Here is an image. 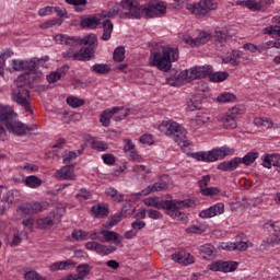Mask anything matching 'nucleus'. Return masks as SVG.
I'll return each mask as SVG.
<instances>
[{"mask_svg": "<svg viewBox=\"0 0 280 280\" xmlns=\"http://www.w3.org/2000/svg\"><path fill=\"white\" fill-rule=\"evenodd\" d=\"M30 77L26 74H21L14 80L15 88L13 89H25V86L30 85Z\"/></svg>", "mask_w": 280, "mask_h": 280, "instance_id": "obj_38", "label": "nucleus"}, {"mask_svg": "<svg viewBox=\"0 0 280 280\" xmlns=\"http://www.w3.org/2000/svg\"><path fill=\"white\" fill-rule=\"evenodd\" d=\"M209 183H211V176L209 175H206V176H202V178L198 182V186L200 188V194H202V189H207Z\"/></svg>", "mask_w": 280, "mask_h": 280, "instance_id": "obj_61", "label": "nucleus"}, {"mask_svg": "<svg viewBox=\"0 0 280 280\" xmlns=\"http://www.w3.org/2000/svg\"><path fill=\"white\" fill-rule=\"evenodd\" d=\"M119 222H121V215L115 214L109 221L105 222L101 229L110 231V229H113V226H115Z\"/></svg>", "mask_w": 280, "mask_h": 280, "instance_id": "obj_47", "label": "nucleus"}, {"mask_svg": "<svg viewBox=\"0 0 280 280\" xmlns=\"http://www.w3.org/2000/svg\"><path fill=\"white\" fill-rule=\"evenodd\" d=\"M92 71L94 73L106 75V73H110V67H108L106 63H96L92 67Z\"/></svg>", "mask_w": 280, "mask_h": 280, "instance_id": "obj_45", "label": "nucleus"}, {"mask_svg": "<svg viewBox=\"0 0 280 280\" xmlns=\"http://www.w3.org/2000/svg\"><path fill=\"white\" fill-rule=\"evenodd\" d=\"M75 159H78V153H75L73 151H69L63 154L65 165H73L71 163H73V160H75Z\"/></svg>", "mask_w": 280, "mask_h": 280, "instance_id": "obj_56", "label": "nucleus"}, {"mask_svg": "<svg viewBox=\"0 0 280 280\" xmlns=\"http://www.w3.org/2000/svg\"><path fill=\"white\" fill-rule=\"evenodd\" d=\"M105 194L114 200V202H124V195L118 194L117 189L109 187L106 189Z\"/></svg>", "mask_w": 280, "mask_h": 280, "instance_id": "obj_42", "label": "nucleus"}, {"mask_svg": "<svg viewBox=\"0 0 280 280\" xmlns=\"http://www.w3.org/2000/svg\"><path fill=\"white\" fill-rule=\"evenodd\" d=\"M100 234L103 235L101 242L110 243L114 242L115 246H122L124 236L119 235L117 232H113L106 229H101Z\"/></svg>", "mask_w": 280, "mask_h": 280, "instance_id": "obj_16", "label": "nucleus"}, {"mask_svg": "<svg viewBox=\"0 0 280 280\" xmlns=\"http://www.w3.org/2000/svg\"><path fill=\"white\" fill-rule=\"evenodd\" d=\"M262 166L270 170V167H276L277 172H280V155L279 154H271L265 155L262 160Z\"/></svg>", "mask_w": 280, "mask_h": 280, "instance_id": "obj_24", "label": "nucleus"}, {"mask_svg": "<svg viewBox=\"0 0 280 280\" xmlns=\"http://www.w3.org/2000/svg\"><path fill=\"white\" fill-rule=\"evenodd\" d=\"M172 259L176 264H180L182 266H189V264H194V256L191 254H187L184 250L175 252L172 254Z\"/></svg>", "mask_w": 280, "mask_h": 280, "instance_id": "obj_21", "label": "nucleus"}, {"mask_svg": "<svg viewBox=\"0 0 280 280\" xmlns=\"http://www.w3.org/2000/svg\"><path fill=\"white\" fill-rule=\"evenodd\" d=\"M166 84L170 86H183V84H187L185 78L180 77V72L176 77H170L166 79Z\"/></svg>", "mask_w": 280, "mask_h": 280, "instance_id": "obj_40", "label": "nucleus"}, {"mask_svg": "<svg viewBox=\"0 0 280 280\" xmlns=\"http://www.w3.org/2000/svg\"><path fill=\"white\" fill-rule=\"evenodd\" d=\"M167 182L160 180L154 183L153 185H149L143 190L136 192V196H150V194H156V191H166L168 189Z\"/></svg>", "mask_w": 280, "mask_h": 280, "instance_id": "obj_18", "label": "nucleus"}, {"mask_svg": "<svg viewBox=\"0 0 280 280\" xmlns=\"http://www.w3.org/2000/svg\"><path fill=\"white\" fill-rule=\"evenodd\" d=\"M234 152L235 149H231L229 147H221L208 152L188 153V156H191V159H195L196 161L213 163V161H220L224 159V156H231V154H234Z\"/></svg>", "mask_w": 280, "mask_h": 280, "instance_id": "obj_6", "label": "nucleus"}, {"mask_svg": "<svg viewBox=\"0 0 280 280\" xmlns=\"http://www.w3.org/2000/svg\"><path fill=\"white\" fill-rule=\"evenodd\" d=\"M16 117L14 108L10 105H0V121H5V124H12V119Z\"/></svg>", "mask_w": 280, "mask_h": 280, "instance_id": "obj_22", "label": "nucleus"}, {"mask_svg": "<svg viewBox=\"0 0 280 280\" xmlns=\"http://www.w3.org/2000/svg\"><path fill=\"white\" fill-rule=\"evenodd\" d=\"M224 213V203H217L208 209L202 210L199 213L200 218L209 219L215 218V215H222Z\"/></svg>", "mask_w": 280, "mask_h": 280, "instance_id": "obj_20", "label": "nucleus"}, {"mask_svg": "<svg viewBox=\"0 0 280 280\" xmlns=\"http://www.w3.org/2000/svg\"><path fill=\"white\" fill-rule=\"evenodd\" d=\"M187 108L188 110H200L202 108V101L198 98V96H192L188 102H187Z\"/></svg>", "mask_w": 280, "mask_h": 280, "instance_id": "obj_39", "label": "nucleus"}, {"mask_svg": "<svg viewBox=\"0 0 280 280\" xmlns=\"http://www.w3.org/2000/svg\"><path fill=\"white\" fill-rule=\"evenodd\" d=\"M245 8H248V10H252V12H259L261 11V2L256 0H247L242 2Z\"/></svg>", "mask_w": 280, "mask_h": 280, "instance_id": "obj_43", "label": "nucleus"}, {"mask_svg": "<svg viewBox=\"0 0 280 280\" xmlns=\"http://www.w3.org/2000/svg\"><path fill=\"white\" fill-rule=\"evenodd\" d=\"M85 248L88 250H93L97 255H110V253H115V250H117V246L104 245L102 243H97L96 241L85 243Z\"/></svg>", "mask_w": 280, "mask_h": 280, "instance_id": "obj_15", "label": "nucleus"}, {"mask_svg": "<svg viewBox=\"0 0 280 280\" xmlns=\"http://www.w3.org/2000/svg\"><path fill=\"white\" fill-rule=\"evenodd\" d=\"M67 104L68 106H71V108H80V106H84L85 102L84 100L78 98L75 96H68Z\"/></svg>", "mask_w": 280, "mask_h": 280, "instance_id": "obj_46", "label": "nucleus"}, {"mask_svg": "<svg viewBox=\"0 0 280 280\" xmlns=\"http://www.w3.org/2000/svg\"><path fill=\"white\" fill-rule=\"evenodd\" d=\"M209 73H211V66H196L188 70H183L180 72V78H184L186 84H188L189 82H194V80L208 78Z\"/></svg>", "mask_w": 280, "mask_h": 280, "instance_id": "obj_9", "label": "nucleus"}, {"mask_svg": "<svg viewBox=\"0 0 280 280\" xmlns=\"http://www.w3.org/2000/svg\"><path fill=\"white\" fill-rule=\"evenodd\" d=\"M49 60V56H44L42 58H32L30 60H24V71H30V73L34 72V70L40 65V62H47Z\"/></svg>", "mask_w": 280, "mask_h": 280, "instance_id": "obj_25", "label": "nucleus"}, {"mask_svg": "<svg viewBox=\"0 0 280 280\" xmlns=\"http://www.w3.org/2000/svg\"><path fill=\"white\" fill-rule=\"evenodd\" d=\"M135 211H137V208L135 207V205L132 202H126L120 211V218L121 220H124V218H128V215H132L135 213Z\"/></svg>", "mask_w": 280, "mask_h": 280, "instance_id": "obj_35", "label": "nucleus"}, {"mask_svg": "<svg viewBox=\"0 0 280 280\" xmlns=\"http://www.w3.org/2000/svg\"><path fill=\"white\" fill-rule=\"evenodd\" d=\"M33 208V214L34 213H40L42 211H46L49 207V202L47 201H42V202H33L31 203Z\"/></svg>", "mask_w": 280, "mask_h": 280, "instance_id": "obj_50", "label": "nucleus"}, {"mask_svg": "<svg viewBox=\"0 0 280 280\" xmlns=\"http://www.w3.org/2000/svg\"><path fill=\"white\" fill-rule=\"evenodd\" d=\"M5 128L9 132H12L16 137H23L27 135V132H32V130H38V125L33 124L31 126H27L21 121H12L7 122Z\"/></svg>", "mask_w": 280, "mask_h": 280, "instance_id": "obj_12", "label": "nucleus"}, {"mask_svg": "<svg viewBox=\"0 0 280 280\" xmlns=\"http://www.w3.org/2000/svg\"><path fill=\"white\" fill-rule=\"evenodd\" d=\"M207 121H209V116H207L206 114H200L197 115L196 118L190 120L191 126H205V124H207Z\"/></svg>", "mask_w": 280, "mask_h": 280, "instance_id": "obj_49", "label": "nucleus"}, {"mask_svg": "<svg viewBox=\"0 0 280 280\" xmlns=\"http://www.w3.org/2000/svg\"><path fill=\"white\" fill-rule=\"evenodd\" d=\"M55 40L58 45H65L68 50L62 52L66 60L70 61H89L91 58H95V49H97V36L91 34L83 38L71 37L62 34L55 36Z\"/></svg>", "mask_w": 280, "mask_h": 280, "instance_id": "obj_1", "label": "nucleus"}, {"mask_svg": "<svg viewBox=\"0 0 280 280\" xmlns=\"http://www.w3.org/2000/svg\"><path fill=\"white\" fill-rule=\"evenodd\" d=\"M78 270V276L81 277V279L84 280V278L89 277L91 275V266L84 264V265H79L77 267Z\"/></svg>", "mask_w": 280, "mask_h": 280, "instance_id": "obj_51", "label": "nucleus"}, {"mask_svg": "<svg viewBox=\"0 0 280 280\" xmlns=\"http://www.w3.org/2000/svg\"><path fill=\"white\" fill-rule=\"evenodd\" d=\"M176 60H178V48L156 45L151 50L149 65L155 67L159 71L170 73V71H172V62H176Z\"/></svg>", "mask_w": 280, "mask_h": 280, "instance_id": "obj_4", "label": "nucleus"}, {"mask_svg": "<svg viewBox=\"0 0 280 280\" xmlns=\"http://www.w3.org/2000/svg\"><path fill=\"white\" fill-rule=\"evenodd\" d=\"M220 194V188L218 187H208L206 189H201L202 196H218Z\"/></svg>", "mask_w": 280, "mask_h": 280, "instance_id": "obj_60", "label": "nucleus"}, {"mask_svg": "<svg viewBox=\"0 0 280 280\" xmlns=\"http://www.w3.org/2000/svg\"><path fill=\"white\" fill-rule=\"evenodd\" d=\"M143 203L147 207H153V209L166 210V215L173 218V220L183 221L187 220V215L185 212H180V209H189V207H194V201L191 199L185 200H164L159 197H147L143 199Z\"/></svg>", "mask_w": 280, "mask_h": 280, "instance_id": "obj_3", "label": "nucleus"}, {"mask_svg": "<svg viewBox=\"0 0 280 280\" xmlns=\"http://www.w3.org/2000/svg\"><path fill=\"white\" fill-rule=\"evenodd\" d=\"M11 100L22 108H25L27 113L34 115V110L32 109L31 102L32 98L30 96V90L27 89H12Z\"/></svg>", "mask_w": 280, "mask_h": 280, "instance_id": "obj_10", "label": "nucleus"}, {"mask_svg": "<svg viewBox=\"0 0 280 280\" xmlns=\"http://www.w3.org/2000/svg\"><path fill=\"white\" fill-rule=\"evenodd\" d=\"M200 255L202 259L211 261L212 259H215V257H218V249H215V247L211 244H206L201 246Z\"/></svg>", "mask_w": 280, "mask_h": 280, "instance_id": "obj_23", "label": "nucleus"}, {"mask_svg": "<svg viewBox=\"0 0 280 280\" xmlns=\"http://www.w3.org/2000/svg\"><path fill=\"white\" fill-rule=\"evenodd\" d=\"M214 40L220 43L221 45L229 40V34L224 31H215L214 32Z\"/></svg>", "mask_w": 280, "mask_h": 280, "instance_id": "obj_54", "label": "nucleus"}, {"mask_svg": "<svg viewBox=\"0 0 280 280\" xmlns=\"http://www.w3.org/2000/svg\"><path fill=\"white\" fill-rule=\"evenodd\" d=\"M213 69L211 68V71L208 74V78L210 82H224L229 78V72H212Z\"/></svg>", "mask_w": 280, "mask_h": 280, "instance_id": "obj_34", "label": "nucleus"}, {"mask_svg": "<svg viewBox=\"0 0 280 280\" xmlns=\"http://www.w3.org/2000/svg\"><path fill=\"white\" fill-rule=\"evenodd\" d=\"M100 23H102L100 14L94 16H84L81 20V26L88 27L89 30H95Z\"/></svg>", "mask_w": 280, "mask_h": 280, "instance_id": "obj_26", "label": "nucleus"}, {"mask_svg": "<svg viewBox=\"0 0 280 280\" xmlns=\"http://www.w3.org/2000/svg\"><path fill=\"white\" fill-rule=\"evenodd\" d=\"M55 178L58 180H75V171L73 165H66L56 171Z\"/></svg>", "mask_w": 280, "mask_h": 280, "instance_id": "obj_19", "label": "nucleus"}, {"mask_svg": "<svg viewBox=\"0 0 280 280\" xmlns=\"http://www.w3.org/2000/svg\"><path fill=\"white\" fill-rule=\"evenodd\" d=\"M27 77L30 84H40V82L45 80V75L43 74V72H28Z\"/></svg>", "mask_w": 280, "mask_h": 280, "instance_id": "obj_41", "label": "nucleus"}, {"mask_svg": "<svg viewBox=\"0 0 280 280\" xmlns=\"http://www.w3.org/2000/svg\"><path fill=\"white\" fill-rule=\"evenodd\" d=\"M218 102L221 104H226V102H235V94L233 93H222L217 97Z\"/></svg>", "mask_w": 280, "mask_h": 280, "instance_id": "obj_53", "label": "nucleus"}, {"mask_svg": "<svg viewBox=\"0 0 280 280\" xmlns=\"http://www.w3.org/2000/svg\"><path fill=\"white\" fill-rule=\"evenodd\" d=\"M159 130L165 137H171L180 148L191 145V142L187 138V130L174 120H163L159 126Z\"/></svg>", "mask_w": 280, "mask_h": 280, "instance_id": "obj_5", "label": "nucleus"}, {"mask_svg": "<svg viewBox=\"0 0 280 280\" xmlns=\"http://www.w3.org/2000/svg\"><path fill=\"white\" fill-rule=\"evenodd\" d=\"M65 215V208H57L55 211L48 213L47 217L37 220L38 229H44L45 231H50L54 226H58Z\"/></svg>", "mask_w": 280, "mask_h": 280, "instance_id": "obj_8", "label": "nucleus"}, {"mask_svg": "<svg viewBox=\"0 0 280 280\" xmlns=\"http://www.w3.org/2000/svg\"><path fill=\"white\" fill-rule=\"evenodd\" d=\"M257 159H259V152H249L243 159L238 158V164L253 165Z\"/></svg>", "mask_w": 280, "mask_h": 280, "instance_id": "obj_36", "label": "nucleus"}, {"mask_svg": "<svg viewBox=\"0 0 280 280\" xmlns=\"http://www.w3.org/2000/svg\"><path fill=\"white\" fill-rule=\"evenodd\" d=\"M186 10L197 19H205V16H209L210 12L218 10V2L214 0H200L198 3L186 4Z\"/></svg>", "mask_w": 280, "mask_h": 280, "instance_id": "obj_7", "label": "nucleus"}, {"mask_svg": "<svg viewBox=\"0 0 280 280\" xmlns=\"http://www.w3.org/2000/svg\"><path fill=\"white\" fill-rule=\"evenodd\" d=\"M121 11L119 19H159L167 14V3L160 0H151L141 5L137 0H122L120 2Z\"/></svg>", "mask_w": 280, "mask_h": 280, "instance_id": "obj_2", "label": "nucleus"}, {"mask_svg": "<svg viewBox=\"0 0 280 280\" xmlns=\"http://www.w3.org/2000/svg\"><path fill=\"white\" fill-rule=\"evenodd\" d=\"M280 245V237L277 234L269 235L265 241H262V248H272V246Z\"/></svg>", "mask_w": 280, "mask_h": 280, "instance_id": "obj_33", "label": "nucleus"}, {"mask_svg": "<svg viewBox=\"0 0 280 280\" xmlns=\"http://www.w3.org/2000/svg\"><path fill=\"white\" fill-rule=\"evenodd\" d=\"M92 213L96 218H106L108 215V206L105 203H98L92 207Z\"/></svg>", "mask_w": 280, "mask_h": 280, "instance_id": "obj_30", "label": "nucleus"}, {"mask_svg": "<svg viewBox=\"0 0 280 280\" xmlns=\"http://www.w3.org/2000/svg\"><path fill=\"white\" fill-rule=\"evenodd\" d=\"M54 25H62V20H48L45 23L39 24L40 30H49V27H54Z\"/></svg>", "mask_w": 280, "mask_h": 280, "instance_id": "obj_57", "label": "nucleus"}, {"mask_svg": "<svg viewBox=\"0 0 280 280\" xmlns=\"http://www.w3.org/2000/svg\"><path fill=\"white\" fill-rule=\"evenodd\" d=\"M114 61L115 62H124L126 58V48L124 46H119L114 50Z\"/></svg>", "mask_w": 280, "mask_h": 280, "instance_id": "obj_44", "label": "nucleus"}, {"mask_svg": "<svg viewBox=\"0 0 280 280\" xmlns=\"http://www.w3.org/2000/svg\"><path fill=\"white\" fill-rule=\"evenodd\" d=\"M92 149L96 150L97 152H106L108 150V144L104 141L94 140L91 143Z\"/></svg>", "mask_w": 280, "mask_h": 280, "instance_id": "obj_52", "label": "nucleus"}, {"mask_svg": "<svg viewBox=\"0 0 280 280\" xmlns=\"http://www.w3.org/2000/svg\"><path fill=\"white\" fill-rule=\"evenodd\" d=\"M103 24V35L102 40H110V35L113 34V22L110 20H102Z\"/></svg>", "mask_w": 280, "mask_h": 280, "instance_id": "obj_32", "label": "nucleus"}, {"mask_svg": "<svg viewBox=\"0 0 280 280\" xmlns=\"http://www.w3.org/2000/svg\"><path fill=\"white\" fill-rule=\"evenodd\" d=\"M117 113H120V115H122L124 117H128V115H130V109H126L124 107L121 108L114 107L112 109H105L101 114V118H100L102 126H104L105 128H108V126H110V119H113V117Z\"/></svg>", "mask_w": 280, "mask_h": 280, "instance_id": "obj_14", "label": "nucleus"}, {"mask_svg": "<svg viewBox=\"0 0 280 280\" xmlns=\"http://www.w3.org/2000/svg\"><path fill=\"white\" fill-rule=\"evenodd\" d=\"M237 165H240V158H234L230 161L221 162L218 165V170H221V172H233L237 170Z\"/></svg>", "mask_w": 280, "mask_h": 280, "instance_id": "obj_27", "label": "nucleus"}, {"mask_svg": "<svg viewBox=\"0 0 280 280\" xmlns=\"http://www.w3.org/2000/svg\"><path fill=\"white\" fill-rule=\"evenodd\" d=\"M86 232L82 230H73L72 231V240H75L77 242L86 240Z\"/></svg>", "mask_w": 280, "mask_h": 280, "instance_id": "obj_59", "label": "nucleus"}, {"mask_svg": "<svg viewBox=\"0 0 280 280\" xmlns=\"http://www.w3.org/2000/svg\"><path fill=\"white\" fill-rule=\"evenodd\" d=\"M254 124L262 128H272V119L266 117L255 118Z\"/></svg>", "mask_w": 280, "mask_h": 280, "instance_id": "obj_48", "label": "nucleus"}, {"mask_svg": "<svg viewBox=\"0 0 280 280\" xmlns=\"http://www.w3.org/2000/svg\"><path fill=\"white\" fill-rule=\"evenodd\" d=\"M24 279H26V280H47V278L40 276L39 273H37L34 270L27 271L24 275Z\"/></svg>", "mask_w": 280, "mask_h": 280, "instance_id": "obj_58", "label": "nucleus"}, {"mask_svg": "<svg viewBox=\"0 0 280 280\" xmlns=\"http://www.w3.org/2000/svg\"><path fill=\"white\" fill-rule=\"evenodd\" d=\"M244 113L242 106H234L228 109L221 118V125L224 130H235L237 128V117Z\"/></svg>", "mask_w": 280, "mask_h": 280, "instance_id": "obj_11", "label": "nucleus"}, {"mask_svg": "<svg viewBox=\"0 0 280 280\" xmlns=\"http://www.w3.org/2000/svg\"><path fill=\"white\" fill-rule=\"evenodd\" d=\"M117 14H119V7H112L109 10L98 13V16L101 21H110V19H115Z\"/></svg>", "mask_w": 280, "mask_h": 280, "instance_id": "obj_29", "label": "nucleus"}, {"mask_svg": "<svg viewBox=\"0 0 280 280\" xmlns=\"http://www.w3.org/2000/svg\"><path fill=\"white\" fill-rule=\"evenodd\" d=\"M11 66L13 68V71H24L25 63L24 60L13 59L11 61Z\"/></svg>", "mask_w": 280, "mask_h": 280, "instance_id": "obj_62", "label": "nucleus"}, {"mask_svg": "<svg viewBox=\"0 0 280 280\" xmlns=\"http://www.w3.org/2000/svg\"><path fill=\"white\" fill-rule=\"evenodd\" d=\"M67 71H69V66H63L61 69L50 72L46 77V80L49 84H54L55 82H58V80H60V78H62Z\"/></svg>", "mask_w": 280, "mask_h": 280, "instance_id": "obj_28", "label": "nucleus"}, {"mask_svg": "<svg viewBox=\"0 0 280 280\" xmlns=\"http://www.w3.org/2000/svg\"><path fill=\"white\" fill-rule=\"evenodd\" d=\"M12 202H14V191L9 190L3 197V199L1 200L0 205H4L8 209V207H10Z\"/></svg>", "mask_w": 280, "mask_h": 280, "instance_id": "obj_55", "label": "nucleus"}, {"mask_svg": "<svg viewBox=\"0 0 280 280\" xmlns=\"http://www.w3.org/2000/svg\"><path fill=\"white\" fill-rule=\"evenodd\" d=\"M25 185L26 187H31L32 189H36L37 187H40L43 185V179L35 175L27 176L25 178Z\"/></svg>", "mask_w": 280, "mask_h": 280, "instance_id": "obj_37", "label": "nucleus"}, {"mask_svg": "<svg viewBox=\"0 0 280 280\" xmlns=\"http://www.w3.org/2000/svg\"><path fill=\"white\" fill-rule=\"evenodd\" d=\"M221 248L225 250H246L248 248V242H236L221 245Z\"/></svg>", "mask_w": 280, "mask_h": 280, "instance_id": "obj_31", "label": "nucleus"}, {"mask_svg": "<svg viewBox=\"0 0 280 280\" xmlns=\"http://www.w3.org/2000/svg\"><path fill=\"white\" fill-rule=\"evenodd\" d=\"M12 57V51L8 50L5 52H2L0 55V67L1 69H5V60H8V58Z\"/></svg>", "mask_w": 280, "mask_h": 280, "instance_id": "obj_64", "label": "nucleus"}, {"mask_svg": "<svg viewBox=\"0 0 280 280\" xmlns=\"http://www.w3.org/2000/svg\"><path fill=\"white\" fill-rule=\"evenodd\" d=\"M237 261H222L217 260L214 262H211L208 266V270H212V272H235L237 270Z\"/></svg>", "mask_w": 280, "mask_h": 280, "instance_id": "obj_13", "label": "nucleus"}, {"mask_svg": "<svg viewBox=\"0 0 280 280\" xmlns=\"http://www.w3.org/2000/svg\"><path fill=\"white\" fill-rule=\"evenodd\" d=\"M147 214L151 220H161L163 218V213L154 209L147 210Z\"/></svg>", "mask_w": 280, "mask_h": 280, "instance_id": "obj_63", "label": "nucleus"}, {"mask_svg": "<svg viewBox=\"0 0 280 280\" xmlns=\"http://www.w3.org/2000/svg\"><path fill=\"white\" fill-rule=\"evenodd\" d=\"M183 40L186 45H190V47H198L200 45H205V43H209V40H211V35L205 32L199 33L196 38H192L189 35H184Z\"/></svg>", "mask_w": 280, "mask_h": 280, "instance_id": "obj_17", "label": "nucleus"}]
</instances>
